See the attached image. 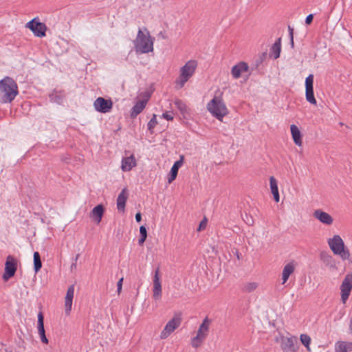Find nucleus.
<instances>
[{
	"mask_svg": "<svg viewBox=\"0 0 352 352\" xmlns=\"http://www.w3.org/2000/svg\"><path fill=\"white\" fill-rule=\"evenodd\" d=\"M192 345L195 348L198 347V333L192 340Z\"/></svg>",
	"mask_w": 352,
	"mask_h": 352,
	"instance_id": "obj_40",
	"label": "nucleus"
},
{
	"mask_svg": "<svg viewBox=\"0 0 352 352\" xmlns=\"http://www.w3.org/2000/svg\"><path fill=\"white\" fill-rule=\"evenodd\" d=\"M314 217L320 223L327 226H330L333 222V217L329 213L320 209L316 210L314 212Z\"/></svg>",
	"mask_w": 352,
	"mask_h": 352,
	"instance_id": "obj_12",
	"label": "nucleus"
},
{
	"mask_svg": "<svg viewBox=\"0 0 352 352\" xmlns=\"http://www.w3.org/2000/svg\"><path fill=\"white\" fill-rule=\"evenodd\" d=\"M18 94V87L15 81L6 77L0 80V102L2 103L11 102Z\"/></svg>",
	"mask_w": 352,
	"mask_h": 352,
	"instance_id": "obj_1",
	"label": "nucleus"
},
{
	"mask_svg": "<svg viewBox=\"0 0 352 352\" xmlns=\"http://www.w3.org/2000/svg\"><path fill=\"white\" fill-rule=\"evenodd\" d=\"M78 257H79V254H77V255L76 256V258H75V263H76V261H77V260H78Z\"/></svg>",
	"mask_w": 352,
	"mask_h": 352,
	"instance_id": "obj_46",
	"label": "nucleus"
},
{
	"mask_svg": "<svg viewBox=\"0 0 352 352\" xmlns=\"http://www.w3.org/2000/svg\"><path fill=\"white\" fill-rule=\"evenodd\" d=\"M176 105L182 110V106H184L183 103L180 100H177L175 102Z\"/></svg>",
	"mask_w": 352,
	"mask_h": 352,
	"instance_id": "obj_44",
	"label": "nucleus"
},
{
	"mask_svg": "<svg viewBox=\"0 0 352 352\" xmlns=\"http://www.w3.org/2000/svg\"><path fill=\"white\" fill-rule=\"evenodd\" d=\"M328 245L334 254L339 255L343 260L349 258V252L344 249V243L340 236L336 234L329 239Z\"/></svg>",
	"mask_w": 352,
	"mask_h": 352,
	"instance_id": "obj_5",
	"label": "nucleus"
},
{
	"mask_svg": "<svg viewBox=\"0 0 352 352\" xmlns=\"http://www.w3.org/2000/svg\"><path fill=\"white\" fill-rule=\"evenodd\" d=\"M137 165L134 155L123 157L122 160L121 169L124 172L130 171Z\"/></svg>",
	"mask_w": 352,
	"mask_h": 352,
	"instance_id": "obj_18",
	"label": "nucleus"
},
{
	"mask_svg": "<svg viewBox=\"0 0 352 352\" xmlns=\"http://www.w3.org/2000/svg\"><path fill=\"white\" fill-rule=\"evenodd\" d=\"M258 287L256 282H245L241 285V291L245 293H251L254 292Z\"/></svg>",
	"mask_w": 352,
	"mask_h": 352,
	"instance_id": "obj_27",
	"label": "nucleus"
},
{
	"mask_svg": "<svg viewBox=\"0 0 352 352\" xmlns=\"http://www.w3.org/2000/svg\"><path fill=\"white\" fill-rule=\"evenodd\" d=\"M314 75L309 74L305 79V98L311 104H316V100L314 94Z\"/></svg>",
	"mask_w": 352,
	"mask_h": 352,
	"instance_id": "obj_10",
	"label": "nucleus"
},
{
	"mask_svg": "<svg viewBox=\"0 0 352 352\" xmlns=\"http://www.w3.org/2000/svg\"><path fill=\"white\" fill-rule=\"evenodd\" d=\"M321 260L325 263L327 265L333 267L335 266V263L333 257L327 252H322L320 254Z\"/></svg>",
	"mask_w": 352,
	"mask_h": 352,
	"instance_id": "obj_28",
	"label": "nucleus"
},
{
	"mask_svg": "<svg viewBox=\"0 0 352 352\" xmlns=\"http://www.w3.org/2000/svg\"><path fill=\"white\" fill-rule=\"evenodd\" d=\"M146 104V100H140L138 101L132 108L131 112V118H135L139 113H140L145 108Z\"/></svg>",
	"mask_w": 352,
	"mask_h": 352,
	"instance_id": "obj_25",
	"label": "nucleus"
},
{
	"mask_svg": "<svg viewBox=\"0 0 352 352\" xmlns=\"http://www.w3.org/2000/svg\"><path fill=\"white\" fill-rule=\"evenodd\" d=\"M313 17H314V16H313V14H309V15L306 17V19H305V23H306L307 24H310V23H311L312 20H313Z\"/></svg>",
	"mask_w": 352,
	"mask_h": 352,
	"instance_id": "obj_42",
	"label": "nucleus"
},
{
	"mask_svg": "<svg viewBox=\"0 0 352 352\" xmlns=\"http://www.w3.org/2000/svg\"><path fill=\"white\" fill-rule=\"evenodd\" d=\"M178 170L179 169L176 168V167L175 168V167L172 166L170 173L168 176V184H170L172 182H173L175 179L177 175Z\"/></svg>",
	"mask_w": 352,
	"mask_h": 352,
	"instance_id": "obj_33",
	"label": "nucleus"
},
{
	"mask_svg": "<svg viewBox=\"0 0 352 352\" xmlns=\"http://www.w3.org/2000/svg\"><path fill=\"white\" fill-rule=\"evenodd\" d=\"M160 269L157 267L155 271L153 277V297L155 299H159L162 295V285L160 280Z\"/></svg>",
	"mask_w": 352,
	"mask_h": 352,
	"instance_id": "obj_16",
	"label": "nucleus"
},
{
	"mask_svg": "<svg viewBox=\"0 0 352 352\" xmlns=\"http://www.w3.org/2000/svg\"><path fill=\"white\" fill-rule=\"evenodd\" d=\"M76 263H73L72 265H71V270H73L74 269H76Z\"/></svg>",
	"mask_w": 352,
	"mask_h": 352,
	"instance_id": "obj_45",
	"label": "nucleus"
},
{
	"mask_svg": "<svg viewBox=\"0 0 352 352\" xmlns=\"http://www.w3.org/2000/svg\"><path fill=\"white\" fill-rule=\"evenodd\" d=\"M280 52L281 39L280 38H279L275 41V43L272 46L270 49V56H272L274 59H277L280 56Z\"/></svg>",
	"mask_w": 352,
	"mask_h": 352,
	"instance_id": "obj_23",
	"label": "nucleus"
},
{
	"mask_svg": "<svg viewBox=\"0 0 352 352\" xmlns=\"http://www.w3.org/2000/svg\"><path fill=\"white\" fill-rule=\"evenodd\" d=\"M74 290V285H70L67 289L65 298V311L66 315H69L71 312Z\"/></svg>",
	"mask_w": 352,
	"mask_h": 352,
	"instance_id": "obj_14",
	"label": "nucleus"
},
{
	"mask_svg": "<svg viewBox=\"0 0 352 352\" xmlns=\"http://www.w3.org/2000/svg\"><path fill=\"white\" fill-rule=\"evenodd\" d=\"M94 109L101 113H108L113 107V102L111 99H105L102 97L98 98L94 102Z\"/></svg>",
	"mask_w": 352,
	"mask_h": 352,
	"instance_id": "obj_11",
	"label": "nucleus"
},
{
	"mask_svg": "<svg viewBox=\"0 0 352 352\" xmlns=\"http://www.w3.org/2000/svg\"><path fill=\"white\" fill-rule=\"evenodd\" d=\"M128 198V192L126 188L122 189L117 198V208L119 211L124 212L126 201Z\"/></svg>",
	"mask_w": 352,
	"mask_h": 352,
	"instance_id": "obj_20",
	"label": "nucleus"
},
{
	"mask_svg": "<svg viewBox=\"0 0 352 352\" xmlns=\"http://www.w3.org/2000/svg\"><path fill=\"white\" fill-rule=\"evenodd\" d=\"M42 267V263L40 254L38 252L34 253V269L35 272H38Z\"/></svg>",
	"mask_w": 352,
	"mask_h": 352,
	"instance_id": "obj_29",
	"label": "nucleus"
},
{
	"mask_svg": "<svg viewBox=\"0 0 352 352\" xmlns=\"http://www.w3.org/2000/svg\"><path fill=\"white\" fill-rule=\"evenodd\" d=\"M249 67L245 62H240L236 65L233 66L231 70L232 77L235 79H238L241 77V74L245 72H248Z\"/></svg>",
	"mask_w": 352,
	"mask_h": 352,
	"instance_id": "obj_19",
	"label": "nucleus"
},
{
	"mask_svg": "<svg viewBox=\"0 0 352 352\" xmlns=\"http://www.w3.org/2000/svg\"><path fill=\"white\" fill-rule=\"evenodd\" d=\"M270 189L274 196V199L276 202H278L280 200V196L278 188V184L276 179L273 177L270 178Z\"/></svg>",
	"mask_w": 352,
	"mask_h": 352,
	"instance_id": "obj_24",
	"label": "nucleus"
},
{
	"mask_svg": "<svg viewBox=\"0 0 352 352\" xmlns=\"http://www.w3.org/2000/svg\"><path fill=\"white\" fill-rule=\"evenodd\" d=\"M352 290V274H347L344 278L341 285V300L345 304Z\"/></svg>",
	"mask_w": 352,
	"mask_h": 352,
	"instance_id": "obj_9",
	"label": "nucleus"
},
{
	"mask_svg": "<svg viewBox=\"0 0 352 352\" xmlns=\"http://www.w3.org/2000/svg\"><path fill=\"white\" fill-rule=\"evenodd\" d=\"M157 124V121L156 115L153 114L152 118L150 120V121L148 122V123L147 124L148 129L150 131L152 130L156 126Z\"/></svg>",
	"mask_w": 352,
	"mask_h": 352,
	"instance_id": "obj_34",
	"label": "nucleus"
},
{
	"mask_svg": "<svg viewBox=\"0 0 352 352\" xmlns=\"http://www.w3.org/2000/svg\"><path fill=\"white\" fill-rule=\"evenodd\" d=\"M208 110L220 121L228 113V110L223 100L219 97H214L207 104Z\"/></svg>",
	"mask_w": 352,
	"mask_h": 352,
	"instance_id": "obj_3",
	"label": "nucleus"
},
{
	"mask_svg": "<svg viewBox=\"0 0 352 352\" xmlns=\"http://www.w3.org/2000/svg\"><path fill=\"white\" fill-rule=\"evenodd\" d=\"M182 164H183V157H182L179 160H177L174 163L173 166L175 168L176 167V168L179 169L182 166Z\"/></svg>",
	"mask_w": 352,
	"mask_h": 352,
	"instance_id": "obj_39",
	"label": "nucleus"
},
{
	"mask_svg": "<svg viewBox=\"0 0 352 352\" xmlns=\"http://www.w3.org/2000/svg\"><path fill=\"white\" fill-rule=\"evenodd\" d=\"M302 344L310 351L309 344L311 343V338L307 334H301L300 336Z\"/></svg>",
	"mask_w": 352,
	"mask_h": 352,
	"instance_id": "obj_32",
	"label": "nucleus"
},
{
	"mask_svg": "<svg viewBox=\"0 0 352 352\" xmlns=\"http://www.w3.org/2000/svg\"><path fill=\"white\" fill-rule=\"evenodd\" d=\"M291 134L293 138L294 143L300 146L302 144V135L301 133L298 128V126L295 124H292L290 126Z\"/></svg>",
	"mask_w": 352,
	"mask_h": 352,
	"instance_id": "obj_21",
	"label": "nucleus"
},
{
	"mask_svg": "<svg viewBox=\"0 0 352 352\" xmlns=\"http://www.w3.org/2000/svg\"><path fill=\"white\" fill-rule=\"evenodd\" d=\"M197 66L196 60H189L181 68L180 75L175 81L177 89H181L184 86L185 83L195 73Z\"/></svg>",
	"mask_w": 352,
	"mask_h": 352,
	"instance_id": "obj_4",
	"label": "nucleus"
},
{
	"mask_svg": "<svg viewBox=\"0 0 352 352\" xmlns=\"http://www.w3.org/2000/svg\"><path fill=\"white\" fill-rule=\"evenodd\" d=\"M123 278H121L117 283V292L120 294L122 291Z\"/></svg>",
	"mask_w": 352,
	"mask_h": 352,
	"instance_id": "obj_38",
	"label": "nucleus"
},
{
	"mask_svg": "<svg viewBox=\"0 0 352 352\" xmlns=\"http://www.w3.org/2000/svg\"><path fill=\"white\" fill-rule=\"evenodd\" d=\"M208 223V219L206 217L199 222V231L206 228Z\"/></svg>",
	"mask_w": 352,
	"mask_h": 352,
	"instance_id": "obj_35",
	"label": "nucleus"
},
{
	"mask_svg": "<svg viewBox=\"0 0 352 352\" xmlns=\"http://www.w3.org/2000/svg\"><path fill=\"white\" fill-rule=\"evenodd\" d=\"M44 318L42 312H39L38 314V321H37V328H38V334L45 333V329H44Z\"/></svg>",
	"mask_w": 352,
	"mask_h": 352,
	"instance_id": "obj_30",
	"label": "nucleus"
},
{
	"mask_svg": "<svg viewBox=\"0 0 352 352\" xmlns=\"http://www.w3.org/2000/svg\"><path fill=\"white\" fill-rule=\"evenodd\" d=\"M39 336H40V338H41V340L42 342L45 343V344H47L48 343V339L47 338V337L45 336V333L40 334Z\"/></svg>",
	"mask_w": 352,
	"mask_h": 352,
	"instance_id": "obj_41",
	"label": "nucleus"
},
{
	"mask_svg": "<svg viewBox=\"0 0 352 352\" xmlns=\"http://www.w3.org/2000/svg\"><path fill=\"white\" fill-rule=\"evenodd\" d=\"M288 30H289V38H290L291 45L293 47H294V32H293L294 30L290 26L288 27Z\"/></svg>",
	"mask_w": 352,
	"mask_h": 352,
	"instance_id": "obj_36",
	"label": "nucleus"
},
{
	"mask_svg": "<svg viewBox=\"0 0 352 352\" xmlns=\"http://www.w3.org/2000/svg\"><path fill=\"white\" fill-rule=\"evenodd\" d=\"M296 266V263L292 261L283 267L281 274L282 285H284L288 280L290 275L294 272Z\"/></svg>",
	"mask_w": 352,
	"mask_h": 352,
	"instance_id": "obj_15",
	"label": "nucleus"
},
{
	"mask_svg": "<svg viewBox=\"0 0 352 352\" xmlns=\"http://www.w3.org/2000/svg\"><path fill=\"white\" fill-rule=\"evenodd\" d=\"M352 351V342L339 341L335 344V352Z\"/></svg>",
	"mask_w": 352,
	"mask_h": 352,
	"instance_id": "obj_22",
	"label": "nucleus"
},
{
	"mask_svg": "<svg viewBox=\"0 0 352 352\" xmlns=\"http://www.w3.org/2000/svg\"><path fill=\"white\" fill-rule=\"evenodd\" d=\"M182 322V318L179 314H175V316L169 320L160 333L162 339H166L171 333L178 328Z\"/></svg>",
	"mask_w": 352,
	"mask_h": 352,
	"instance_id": "obj_6",
	"label": "nucleus"
},
{
	"mask_svg": "<svg viewBox=\"0 0 352 352\" xmlns=\"http://www.w3.org/2000/svg\"><path fill=\"white\" fill-rule=\"evenodd\" d=\"M135 219L138 222H140L142 220V214L140 212H138L136 214H135Z\"/></svg>",
	"mask_w": 352,
	"mask_h": 352,
	"instance_id": "obj_43",
	"label": "nucleus"
},
{
	"mask_svg": "<svg viewBox=\"0 0 352 352\" xmlns=\"http://www.w3.org/2000/svg\"><path fill=\"white\" fill-rule=\"evenodd\" d=\"M104 207L100 204L94 207L91 211V216L96 219L97 223H99L104 214Z\"/></svg>",
	"mask_w": 352,
	"mask_h": 352,
	"instance_id": "obj_26",
	"label": "nucleus"
},
{
	"mask_svg": "<svg viewBox=\"0 0 352 352\" xmlns=\"http://www.w3.org/2000/svg\"><path fill=\"white\" fill-rule=\"evenodd\" d=\"M296 339L294 337L283 338L281 348L284 352H295L297 350Z\"/></svg>",
	"mask_w": 352,
	"mask_h": 352,
	"instance_id": "obj_13",
	"label": "nucleus"
},
{
	"mask_svg": "<svg viewBox=\"0 0 352 352\" xmlns=\"http://www.w3.org/2000/svg\"><path fill=\"white\" fill-rule=\"evenodd\" d=\"M25 28H29L37 37L42 38L45 36L46 25L36 20V18L28 22Z\"/></svg>",
	"mask_w": 352,
	"mask_h": 352,
	"instance_id": "obj_7",
	"label": "nucleus"
},
{
	"mask_svg": "<svg viewBox=\"0 0 352 352\" xmlns=\"http://www.w3.org/2000/svg\"><path fill=\"white\" fill-rule=\"evenodd\" d=\"M211 322L212 320L206 316L199 325V343L204 340L208 336Z\"/></svg>",
	"mask_w": 352,
	"mask_h": 352,
	"instance_id": "obj_17",
	"label": "nucleus"
},
{
	"mask_svg": "<svg viewBox=\"0 0 352 352\" xmlns=\"http://www.w3.org/2000/svg\"><path fill=\"white\" fill-rule=\"evenodd\" d=\"M17 269V261L12 256H8L5 263L3 279L6 281L14 276Z\"/></svg>",
	"mask_w": 352,
	"mask_h": 352,
	"instance_id": "obj_8",
	"label": "nucleus"
},
{
	"mask_svg": "<svg viewBox=\"0 0 352 352\" xmlns=\"http://www.w3.org/2000/svg\"><path fill=\"white\" fill-rule=\"evenodd\" d=\"M162 116L167 120H172L173 119V116L171 112H165L163 113Z\"/></svg>",
	"mask_w": 352,
	"mask_h": 352,
	"instance_id": "obj_37",
	"label": "nucleus"
},
{
	"mask_svg": "<svg viewBox=\"0 0 352 352\" xmlns=\"http://www.w3.org/2000/svg\"><path fill=\"white\" fill-rule=\"evenodd\" d=\"M154 38L148 32L144 33L139 30L136 38L133 41L134 49L137 54H146L153 51Z\"/></svg>",
	"mask_w": 352,
	"mask_h": 352,
	"instance_id": "obj_2",
	"label": "nucleus"
},
{
	"mask_svg": "<svg viewBox=\"0 0 352 352\" xmlns=\"http://www.w3.org/2000/svg\"><path fill=\"white\" fill-rule=\"evenodd\" d=\"M140 238L138 240L139 245H142L146 239L147 231L144 226H141L140 228Z\"/></svg>",
	"mask_w": 352,
	"mask_h": 352,
	"instance_id": "obj_31",
	"label": "nucleus"
}]
</instances>
